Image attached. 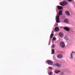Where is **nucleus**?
I'll use <instances>...</instances> for the list:
<instances>
[{"label":"nucleus","mask_w":75,"mask_h":75,"mask_svg":"<svg viewBox=\"0 0 75 75\" xmlns=\"http://www.w3.org/2000/svg\"><path fill=\"white\" fill-rule=\"evenodd\" d=\"M54 53H55L54 50L53 49H52V54H54Z\"/></svg>","instance_id":"obj_16"},{"label":"nucleus","mask_w":75,"mask_h":75,"mask_svg":"<svg viewBox=\"0 0 75 75\" xmlns=\"http://www.w3.org/2000/svg\"><path fill=\"white\" fill-rule=\"evenodd\" d=\"M54 47H55V46L54 45H52V48H54Z\"/></svg>","instance_id":"obj_21"},{"label":"nucleus","mask_w":75,"mask_h":75,"mask_svg":"<svg viewBox=\"0 0 75 75\" xmlns=\"http://www.w3.org/2000/svg\"><path fill=\"white\" fill-rule=\"evenodd\" d=\"M54 31H59V28L58 27H57L55 28Z\"/></svg>","instance_id":"obj_13"},{"label":"nucleus","mask_w":75,"mask_h":75,"mask_svg":"<svg viewBox=\"0 0 75 75\" xmlns=\"http://www.w3.org/2000/svg\"><path fill=\"white\" fill-rule=\"evenodd\" d=\"M53 73L52 72H50L49 73V75H52V74H53Z\"/></svg>","instance_id":"obj_19"},{"label":"nucleus","mask_w":75,"mask_h":75,"mask_svg":"<svg viewBox=\"0 0 75 75\" xmlns=\"http://www.w3.org/2000/svg\"><path fill=\"white\" fill-rule=\"evenodd\" d=\"M60 45L62 47V48H64L65 47V43L63 42H61L60 43Z\"/></svg>","instance_id":"obj_2"},{"label":"nucleus","mask_w":75,"mask_h":75,"mask_svg":"<svg viewBox=\"0 0 75 75\" xmlns=\"http://www.w3.org/2000/svg\"><path fill=\"white\" fill-rule=\"evenodd\" d=\"M57 58L58 59L62 58V55L61 54H58L57 56Z\"/></svg>","instance_id":"obj_7"},{"label":"nucleus","mask_w":75,"mask_h":75,"mask_svg":"<svg viewBox=\"0 0 75 75\" xmlns=\"http://www.w3.org/2000/svg\"><path fill=\"white\" fill-rule=\"evenodd\" d=\"M65 13L67 15V16H70V13L68 11H65Z\"/></svg>","instance_id":"obj_4"},{"label":"nucleus","mask_w":75,"mask_h":75,"mask_svg":"<svg viewBox=\"0 0 75 75\" xmlns=\"http://www.w3.org/2000/svg\"><path fill=\"white\" fill-rule=\"evenodd\" d=\"M57 40V39H56V38L55 37H54L52 39V41H54V40Z\"/></svg>","instance_id":"obj_20"},{"label":"nucleus","mask_w":75,"mask_h":75,"mask_svg":"<svg viewBox=\"0 0 75 75\" xmlns=\"http://www.w3.org/2000/svg\"><path fill=\"white\" fill-rule=\"evenodd\" d=\"M64 39L67 40V41H68L69 40V38L68 36L66 35L64 36Z\"/></svg>","instance_id":"obj_8"},{"label":"nucleus","mask_w":75,"mask_h":75,"mask_svg":"<svg viewBox=\"0 0 75 75\" xmlns=\"http://www.w3.org/2000/svg\"><path fill=\"white\" fill-rule=\"evenodd\" d=\"M57 7L59 10H62V9H63V8H62V6H58Z\"/></svg>","instance_id":"obj_9"},{"label":"nucleus","mask_w":75,"mask_h":75,"mask_svg":"<svg viewBox=\"0 0 75 75\" xmlns=\"http://www.w3.org/2000/svg\"><path fill=\"white\" fill-rule=\"evenodd\" d=\"M57 25H58V24H56Z\"/></svg>","instance_id":"obj_25"},{"label":"nucleus","mask_w":75,"mask_h":75,"mask_svg":"<svg viewBox=\"0 0 75 75\" xmlns=\"http://www.w3.org/2000/svg\"><path fill=\"white\" fill-rule=\"evenodd\" d=\"M74 53V54H75V52H74V51H73L72 53L71 54V59H73V55L72 54Z\"/></svg>","instance_id":"obj_10"},{"label":"nucleus","mask_w":75,"mask_h":75,"mask_svg":"<svg viewBox=\"0 0 75 75\" xmlns=\"http://www.w3.org/2000/svg\"><path fill=\"white\" fill-rule=\"evenodd\" d=\"M67 4H68V3L66 1H64L60 3L61 6H65V5H67Z\"/></svg>","instance_id":"obj_1"},{"label":"nucleus","mask_w":75,"mask_h":75,"mask_svg":"<svg viewBox=\"0 0 75 75\" xmlns=\"http://www.w3.org/2000/svg\"><path fill=\"white\" fill-rule=\"evenodd\" d=\"M49 68L50 69H51V70H52V68L51 67H49Z\"/></svg>","instance_id":"obj_23"},{"label":"nucleus","mask_w":75,"mask_h":75,"mask_svg":"<svg viewBox=\"0 0 75 75\" xmlns=\"http://www.w3.org/2000/svg\"><path fill=\"white\" fill-rule=\"evenodd\" d=\"M55 65L58 68H60V67H61V66L60 64H55Z\"/></svg>","instance_id":"obj_12"},{"label":"nucleus","mask_w":75,"mask_h":75,"mask_svg":"<svg viewBox=\"0 0 75 75\" xmlns=\"http://www.w3.org/2000/svg\"><path fill=\"white\" fill-rule=\"evenodd\" d=\"M67 1H69V2H71V1H72V0H67Z\"/></svg>","instance_id":"obj_24"},{"label":"nucleus","mask_w":75,"mask_h":75,"mask_svg":"<svg viewBox=\"0 0 75 75\" xmlns=\"http://www.w3.org/2000/svg\"><path fill=\"white\" fill-rule=\"evenodd\" d=\"M53 36H54V34L52 33L50 35L51 38H52L53 37Z\"/></svg>","instance_id":"obj_18"},{"label":"nucleus","mask_w":75,"mask_h":75,"mask_svg":"<svg viewBox=\"0 0 75 75\" xmlns=\"http://www.w3.org/2000/svg\"><path fill=\"white\" fill-rule=\"evenodd\" d=\"M62 13V11L61 10H60L59 12L58 15L59 16H60V15H61Z\"/></svg>","instance_id":"obj_14"},{"label":"nucleus","mask_w":75,"mask_h":75,"mask_svg":"<svg viewBox=\"0 0 75 75\" xmlns=\"http://www.w3.org/2000/svg\"><path fill=\"white\" fill-rule=\"evenodd\" d=\"M47 62L48 64V65H52L53 63L52 61L50 60H48Z\"/></svg>","instance_id":"obj_3"},{"label":"nucleus","mask_w":75,"mask_h":75,"mask_svg":"<svg viewBox=\"0 0 75 75\" xmlns=\"http://www.w3.org/2000/svg\"><path fill=\"white\" fill-rule=\"evenodd\" d=\"M56 23H59V20H57L56 21Z\"/></svg>","instance_id":"obj_22"},{"label":"nucleus","mask_w":75,"mask_h":75,"mask_svg":"<svg viewBox=\"0 0 75 75\" xmlns=\"http://www.w3.org/2000/svg\"><path fill=\"white\" fill-rule=\"evenodd\" d=\"M64 22L66 23H68L69 21L68 19H65L64 21Z\"/></svg>","instance_id":"obj_11"},{"label":"nucleus","mask_w":75,"mask_h":75,"mask_svg":"<svg viewBox=\"0 0 75 75\" xmlns=\"http://www.w3.org/2000/svg\"><path fill=\"white\" fill-rule=\"evenodd\" d=\"M64 28L65 30H66V31H69V28L67 27H64Z\"/></svg>","instance_id":"obj_6"},{"label":"nucleus","mask_w":75,"mask_h":75,"mask_svg":"<svg viewBox=\"0 0 75 75\" xmlns=\"http://www.w3.org/2000/svg\"><path fill=\"white\" fill-rule=\"evenodd\" d=\"M59 36H60V37L62 38L64 36V33L62 32L59 33Z\"/></svg>","instance_id":"obj_5"},{"label":"nucleus","mask_w":75,"mask_h":75,"mask_svg":"<svg viewBox=\"0 0 75 75\" xmlns=\"http://www.w3.org/2000/svg\"><path fill=\"white\" fill-rule=\"evenodd\" d=\"M59 16H58V15H57L56 17V20H59Z\"/></svg>","instance_id":"obj_17"},{"label":"nucleus","mask_w":75,"mask_h":75,"mask_svg":"<svg viewBox=\"0 0 75 75\" xmlns=\"http://www.w3.org/2000/svg\"><path fill=\"white\" fill-rule=\"evenodd\" d=\"M60 72H61V71L59 70H55L54 71V72H55V74H58V73H59Z\"/></svg>","instance_id":"obj_15"}]
</instances>
